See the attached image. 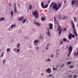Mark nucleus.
Returning a JSON list of instances; mask_svg holds the SVG:
<instances>
[{
    "label": "nucleus",
    "mask_w": 78,
    "mask_h": 78,
    "mask_svg": "<svg viewBox=\"0 0 78 78\" xmlns=\"http://www.w3.org/2000/svg\"><path fill=\"white\" fill-rule=\"evenodd\" d=\"M71 23L73 27V31L74 32V34H75V36L77 37L78 36V34H77V33H76V30L75 29L76 28H75V24L73 21H71Z\"/></svg>",
    "instance_id": "f257e3e1"
},
{
    "label": "nucleus",
    "mask_w": 78,
    "mask_h": 78,
    "mask_svg": "<svg viewBox=\"0 0 78 78\" xmlns=\"http://www.w3.org/2000/svg\"><path fill=\"white\" fill-rule=\"evenodd\" d=\"M33 16H34L36 19H38L39 17V13H38V12L35 10L34 12H33L32 13Z\"/></svg>",
    "instance_id": "f03ea898"
},
{
    "label": "nucleus",
    "mask_w": 78,
    "mask_h": 78,
    "mask_svg": "<svg viewBox=\"0 0 78 78\" xmlns=\"http://www.w3.org/2000/svg\"><path fill=\"white\" fill-rule=\"evenodd\" d=\"M72 50H73V47L71 46L68 48V50L69 51V53L68 54V56H69L71 54V52L72 51Z\"/></svg>",
    "instance_id": "7ed1b4c3"
},
{
    "label": "nucleus",
    "mask_w": 78,
    "mask_h": 78,
    "mask_svg": "<svg viewBox=\"0 0 78 78\" xmlns=\"http://www.w3.org/2000/svg\"><path fill=\"white\" fill-rule=\"evenodd\" d=\"M39 42V40H35L33 44L35 46H37Z\"/></svg>",
    "instance_id": "20e7f679"
},
{
    "label": "nucleus",
    "mask_w": 78,
    "mask_h": 78,
    "mask_svg": "<svg viewBox=\"0 0 78 78\" xmlns=\"http://www.w3.org/2000/svg\"><path fill=\"white\" fill-rule=\"evenodd\" d=\"M13 51H14L16 53H19V52H20V49H16L15 48H14L13 49Z\"/></svg>",
    "instance_id": "39448f33"
},
{
    "label": "nucleus",
    "mask_w": 78,
    "mask_h": 78,
    "mask_svg": "<svg viewBox=\"0 0 78 78\" xmlns=\"http://www.w3.org/2000/svg\"><path fill=\"white\" fill-rule=\"evenodd\" d=\"M61 28V26H60L59 28H57V30L59 31V34H61V31H62V30Z\"/></svg>",
    "instance_id": "423d86ee"
},
{
    "label": "nucleus",
    "mask_w": 78,
    "mask_h": 78,
    "mask_svg": "<svg viewBox=\"0 0 78 78\" xmlns=\"http://www.w3.org/2000/svg\"><path fill=\"white\" fill-rule=\"evenodd\" d=\"M54 23L55 24H58V23H58V20H56V17H54Z\"/></svg>",
    "instance_id": "0eeeda50"
},
{
    "label": "nucleus",
    "mask_w": 78,
    "mask_h": 78,
    "mask_svg": "<svg viewBox=\"0 0 78 78\" xmlns=\"http://www.w3.org/2000/svg\"><path fill=\"white\" fill-rule=\"evenodd\" d=\"M34 24H35L36 25H37L38 27L41 26V24L38 23H36V21H34Z\"/></svg>",
    "instance_id": "6e6552de"
},
{
    "label": "nucleus",
    "mask_w": 78,
    "mask_h": 78,
    "mask_svg": "<svg viewBox=\"0 0 78 78\" xmlns=\"http://www.w3.org/2000/svg\"><path fill=\"white\" fill-rule=\"evenodd\" d=\"M24 19V17L23 16H21L20 17V18L18 19V20L19 21H22Z\"/></svg>",
    "instance_id": "1a4fd4ad"
},
{
    "label": "nucleus",
    "mask_w": 78,
    "mask_h": 78,
    "mask_svg": "<svg viewBox=\"0 0 78 78\" xmlns=\"http://www.w3.org/2000/svg\"><path fill=\"white\" fill-rule=\"evenodd\" d=\"M56 7H57V4L55 3H55L52 7V9H55V8H56Z\"/></svg>",
    "instance_id": "9d476101"
},
{
    "label": "nucleus",
    "mask_w": 78,
    "mask_h": 78,
    "mask_svg": "<svg viewBox=\"0 0 78 78\" xmlns=\"http://www.w3.org/2000/svg\"><path fill=\"white\" fill-rule=\"evenodd\" d=\"M72 33L70 34L68 36V38L69 40L72 39Z\"/></svg>",
    "instance_id": "9b49d317"
},
{
    "label": "nucleus",
    "mask_w": 78,
    "mask_h": 78,
    "mask_svg": "<svg viewBox=\"0 0 78 78\" xmlns=\"http://www.w3.org/2000/svg\"><path fill=\"white\" fill-rule=\"evenodd\" d=\"M14 12L15 13H17V6H14Z\"/></svg>",
    "instance_id": "f8f14e48"
},
{
    "label": "nucleus",
    "mask_w": 78,
    "mask_h": 78,
    "mask_svg": "<svg viewBox=\"0 0 78 78\" xmlns=\"http://www.w3.org/2000/svg\"><path fill=\"white\" fill-rule=\"evenodd\" d=\"M75 0H73L71 1V5H74V4H75Z\"/></svg>",
    "instance_id": "ddd939ff"
},
{
    "label": "nucleus",
    "mask_w": 78,
    "mask_h": 78,
    "mask_svg": "<svg viewBox=\"0 0 78 78\" xmlns=\"http://www.w3.org/2000/svg\"><path fill=\"white\" fill-rule=\"evenodd\" d=\"M10 15L11 17H13L14 16V12L12 11H11L10 12Z\"/></svg>",
    "instance_id": "4468645a"
},
{
    "label": "nucleus",
    "mask_w": 78,
    "mask_h": 78,
    "mask_svg": "<svg viewBox=\"0 0 78 78\" xmlns=\"http://www.w3.org/2000/svg\"><path fill=\"white\" fill-rule=\"evenodd\" d=\"M29 9H30V10H31L32 9V8H33V6L31 5V4H29Z\"/></svg>",
    "instance_id": "2eb2a0df"
},
{
    "label": "nucleus",
    "mask_w": 78,
    "mask_h": 78,
    "mask_svg": "<svg viewBox=\"0 0 78 78\" xmlns=\"http://www.w3.org/2000/svg\"><path fill=\"white\" fill-rule=\"evenodd\" d=\"M55 3V2H52L50 5V6H51V7H53V6L54 5Z\"/></svg>",
    "instance_id": "dca6fc26"
},
{
    "label": "nucleus",
    "mask_w": 78,
    "mask_h": 78,
    "mask_svg": "<svg viewBox=\"0 0 78 78\" xmlns=\"http://www.w3.org/2000/svg\"><path fill=\"white\" fill-rule=\"evenodd\" d=\"M52 28H53V24H50L49 29H50V30H51Z\"/></svg>",
    "instance_id": "f3484780"
},
{
    "label": "nucleus",
    "mask_w": 78,
    "mask_h": 78,
    "mask_svg": "<svg viewBox=\"0 0 78 78\" xmlns=\"http://www.w3.org/2000/svg\"><path fill=\"white\" fill-rule=\"evenodd\" d=\"M61 6H62V4H61V3H59L58 4V7L59 8L60 7H61Z\"/></svg>",
    "instance_id": "a211bd4d"
},
{
    "label": "nucleus",
    "mask_w": 78,
    "mask_h": 78,
    "mask_svg": "<svg viewBox=\"0 0 78 78\" xmlns=\"http://www.w3.org/2000/svg\"><path fill=\"white\" fill-rule=\"evenodd\" d=\"M5 19L4 17H2L0 19V20L1 22L2 21V20H5Z\"/></svg>",
    "instance_id": "6ab92c4d"
},
{
    "label": "nucleus",
    "mask_w": 78,
    "mask_h": 78,
    "mask_svg": "<svg viewBox=\"0 0 78 78\" xmlns=\"http://www.w3.org/2000/svg\"><path fill=\"white\" fill-rule=\"evenodd\" d=\"M50 44H47V45L46 46V47H47V48H46V50H48V46H50Z\"/></svg>",
    "instance_id": "aec40b11"
},
{
    "label": "nucleus",
    "mask_w": 78,
    "mask_h": 78,
    "mask_svg": "<svg viewBox=\"0 0 78 78\" xmlns=\"http://www.w3.org/2000/svg\"><path fill=\"white\" fill-rule=\"evenodd\" d=\"M48 6V5H46L45 6H44V7H43V8L44 9H45V8H47Z\"/></svg>",
    "instance_id": "412c9836"
},
{
    "label": "nucleus",
    "mask_w": 78,
    "mask_h": 78,
    "mask_svg": "<svg viewBox=\"0 0 78 78\" xmlns=\"http://www.w3.org/2000/svg\"><path fill=\"white\" fill-rule=\"evenodd\" d=\"M45 62H47V61H49V62H50V59L49 58H48V59H46L45 60Z\"/></svg>",
    "instance_id": "4be33fe9"
},
{
    "label": "nucleus",
    "mask_w": 78,
    "mask_h": 78,
    "mask_svg": "<svg viewBox=\"0 0 78 78\" xmlns=\"http://www.w3.org/2000/svg\"><path fill=\"white\" fill-rule=\"evenodd\" d=\"M7 52H9V51H11V50H10V49L9 48H8L6 50Z\"/></svg>",
    "instance_id": "5701e85b"
},
{
    "label": "nucleus",
    "mask_w": 78,
    "mask_h": 78,
    "mask_svg": "<svg viewBox=\"0 0 78 78\" xmlns=\"http://www.w3.org/2000/svg\"><path fill=\"white\" fill-rule=\"evenodd\" d=\"M77 19L75 17H74V22H76Z\"/></svg>",
    "instance_id": "b1692460"
},
{
    "label": "nucleus",
    "mask_w": 78,
    "mask_h": 78,
    "mask_svg": "<svg viewBox=\"0 0 78 78\" xmlns=\"http://www.w3.org/2000/svg\"><path fill=\"white\" fill-rule=\"evenodd\" d=\"M75 3H77L76 5H78V0H75Z\"/></svg>",
    "instance_id": "393cba45"
},
{
    "label": "nucleus",
    "mask_w": 78,
    "mask_h": 78,
    "mask_svg": "<svg viewBox=\"0 0 78 78\" xmlns=\"http://www.w3.org/2000/svg\"><path fill=\"white\" fill-rule=\"evenodd\" d=\"M46 33L47 34V35H48L49 36H50V33L49 32H48V33L46 32Z\"/></svg>",
    "instance_id": "a878e982"
},
{
    "label": "nucleus",
    "mask_w": 78,
    "mask_h": 78,
    "mask_svg": "<svg viewBox=\"0 0 78 78\" xmlns=\"http://www.w3.org/2000/svg\"><path fill=\"white\" fill-rule=\"evenodd\" d=\"M51 70V69H48L46 70V72H49V71H50Z\"/></svg>",
    "instance_id": "bb28decb"
},
{
    "label": "nucleus",
    "mask_w": 78,
    "mask_h": 78,
    "mask_svg": "<svg viewBox=\"0 0 78 78\" xmlns=\"http://www.w3.org/2000/svg\"><path fill=\"white\" fill-rule=\"evenodd\" d=\"M20 44L19 43L18 44V45L17 46L18 48H19V47L20 46Z\"/></svg>",
    "instance_id": "cd10ccee"
},
{
    "label": "nucleus",
    "mask_w": 78,
    "mask_h": 78,
    "mask_svg": "<svg viewBox=\"0 0 78 78\" xmlns=\"http://www.w3.org/2000/svg\"><path fill=\"white\" fill-rule=\"evenodd\" d=\"M16 27V25H12L11 26V28H13V27Z\"/></svg>",
    "instance_id": "c85d7f7f"
},
{
    "label": "nucleus",
    "mask_w": 78,
    "mask_h": 78,
    "mask_svg": "<svg viewBox=\"0 0 78 78\" xmlns=\"http://www.w3.org/2000/svg\"><path fill=\"white\" fill-rule=\"evenodd\" d=\"M51 76H53V75L52 74H49L48 76V78H49V77H51Z\"/></svg>",
    "instance_id": "c756f323"
},
{
    "label": "nucleus",
    "mask_w": 78,
    "mask_h": 78,
    "mask_svg": "<svg viewBox=\"0 0 78 78\" xmlns=\"http://www.w3.org/2000/svg\"><path fill=\"white\" fill-rule=\"evenodd\" d=\"M74 67V66H69L70 69H72Z\"/></svg>",
    "instance_id": "7c9ffc66"
},
{
    "label": "nucleus",
    "mask_w": 78,
    "mask_h": 78,
    "mask_svg": "<svg viewBox=\"0 0 78 78\" xmlns=\"http://www.w3.org/2000/svg\"><path fill=\"white\" fill-rule=\"evenodd\" d=\"M60 44H63V41H62V40H61L60 41Z\"/></svg>",
    "instance_id": "2f4dec72"
},
{
    "label": "nucleus",
    "mask_w": 78,
    "mask_h": 78,
    "mask_svg": "<svg viewBox=\"0 0 78 78\" xmlns=\"http://www.w3.org/2000/svg\"><path fill=\"white\" fill-rule=\"evenodd\" d=\"M39 38L40 39H43L44 38V37L42 36H41L40 37H39Z\"/></svg>",
    "instance_id": "473e14b6"
},
{
    "label": "nucleus",
    "mask_w": 78,
    "mask_h": 78,
    "mask_svg": "<svg viewBox=\"0 0 78 78\" xmlns=\"http://www.w3.org/2000/svg\"><path fill=\"white\" fill-rule=\"evenodd\" d=\"M41 6H42V8H43V7H44V3H43V2H42L41 3Z\"/></svg>",
    "instance_id": "72a5a7b5"
},
{
    "label": "nucleus",
    "mask_w": 78,
    "mask_h": 78,
    "mask_svg": "<svg viewBox=\"0 0 78 78\" xmlns=\"http://www.w3.org/2000/svg\"><path fill=\"white\" fill-rule=\"evenodd\" d=\"M41 20H42V21H44V20H45V18H42L41 19Z\"/></svg>",
    "instance_id": "f704fd0d"
},
{
    "label": "nucleus",
    "mask_w": 78,
    "mask_h": 78,
    "mask_svg": "<svg viewBox=\"0 0 78 78\" xmlns=\"http://www.w3.org/2000/svg\"><path fill=\"white\" fill-rule=\"evenodd\" d=\"M59 8L58 7H56L55 9V11H58V9H59Z\"/></svg>",
    "instance_id": "c9c22d12"
},
{
    "label": "nucleus",
    "mask_w": 78,
    "mask_h": 78,
    "mask_svg": "<svg viewBox=\"0 0 78 78\" xmlns=\"http://www.w3.org/2000/svg\"><path fill=\"white\" fill-rule=\"evenodd\" d=\"M27 21V19H25L24 20H23V21L22 23H25V22H26V21Z\"/></svg>",
    "instance_id": "e433bc0d"
},
{
    "label": "nucleus",
    "mask_w": 78,
    "mask_h": 78,
    "mask_svg": "<svg viewBox=\"0 0 78 78\" xmlns=\"http://www.w3.org/2000/svg\"><path fill=\"white\" fill-rule=\"evenodd\" d=\"M63 31H66L67 30V28H64L63 29Z\"/></svg>",
    "instance_id": "4c0bfd02"
},
{
    "label": "nucleus",
    "mask_w": 78,
    "mask_h": 78,
    "mask_svg": "<svg viewBox=\"0 0 78 78\" xmlns=\"http://www.w3.org/2000/svg\"><path fill=\"white\" fill-rule=\"evenodd\" d=\"M4 55V52H3L2 53L1 55H2V58H3V55Z\"/></svg>",
    "instance_id": "58836bf2"
},
{
    "label": "nucleus",
    "mask_w": 78,
    "mask_h": 78,
    "mask_svg": "<svg viewBox=\"0 0 78 78\" xmlns=\"http://www.w3.org/2000/svg\"><path fill=\"white\" fill-rule=\"evenodd\" d=\"M64 64H62L61 66H60V67L62 68V67H63L64 66Z\"/></svg>",
    "instance_id": "ea45409f"
},
{
    "label": "nucleus",
    "mask_w": 78,
    "mask_h": 78,
    "mask_svg": "<svg viewBox=\"0 0 78 78\" xmlns=\"http://www.w3.org/2000/svg\"><path fill=\"white\" fill-rule=\"evenodd\" d=\"M73 55H74V56H76V55H77V53H76L74 52L73 53Z\"/></svg>",
    "instance_id": "a19ab883"
},
{
    "label": "nucleus",
    "mask_w": 78,
    "mask_h": 78,
    "mask_svg": "<svg viewBox=\"0 0 78 78\" xmlns=\"http://www.w3.org/2000/svg\"><path fill=\"white\" fill-rule=\"evenodd\" d=\"M36 50H39V47H36Z\"/></svg>",
    "instance_id": "79ce46f5"
},
{
    "label": "nucleus",
    "mask_w": 78,
    "mask_h": 78,
    "mask_svg": "<svg viewBox=\"0 0 78 78\" xmlns=\"http://www.w3.org/2000/svg\"><path fill=\"white\" fill-rule=\"evenodd\" d=\"M8 30H9V31H11V27H9V28L8 29Z\"/></svg>",
    "instance_id": "37998d69"
},
{
    "label": "nucleus",
    "mask_w": 78,
    "mask_h": 78,
    "mask_svg": "<svg viewBox=\"0 0 78 78\" xmlns=\"http://www.w3.org/2000/svg\"><path fill=\"white\" fill-rule=\"evenodd\" d=\"M51 58H53L54 57V55L53 54L51 55Z\"/></svg>",
    "instance_id": "c03bdc74"
},
{
    "label": "nucleus",
    "mask_w": 78,
    "mask_h": 78,
    "mask_svg": "<svg viewBox=\"0 0 78 78\" xmlns=\"http://www.w3.org/2000/svg\"><path fill=\"white\" fill-rule=\"evenodd\" d=\"M71 62H67V64H71Z\"/></svg>",
    "instance_id": "a18cd8bd"
},
{
    "label": "nucleus",
    "mask_w": 78,
    "mask_h": 78,
    "mask_svg": "<svg viewBox=\"0 0 78 78\" xmlns=\"http://www.w3.org/2000/svg\"><path fill=\"white\" fill-rule=\"evenodd\" d=\"M63 41H64V42H66V40L65 38H64L63 39Z\"/></svg>",
    "instance_id": "49530a36"
},
{
    "label": "nucleus",
    "mask_w": 78,
    "mask_h": 78,
    "mask_svg": "<svg viewBox=\"0 0 78 78\" xmlns=\"http://www.w3.org/2000/svg\"><path fill=\"white\" fill-rule=\"evenodd\" d=\"M59 67V64H58L56 66V67L58 68V67Z\"/></svg>",
    "instance_id": "de8ad7c7"
},
{
    "label": "nucleus",
    "mask_w": 78,
    "mask_h": 78,
    "mask_svg": "<svg viewBox=\"0 0 78 78\" xmlns=\"http://www.w3.org/2000/svg\"><path fill=\"white\" fill-rule=\"evenodd\" d=\"M58 19H61V15H59Z\"/></svg>",
    "instance_id": "09e8293b"
},
{
    "label": "nucleus",
    "mask_w": 78,
    "mask_h": 78,
    "mask_svg": "<svg viewBox=\"0 0 78 78\" xmlns=\"http://www.w3.org/2000/svg\"><path fill=\"white\" fill-rule=\"evenodd\" d=\"M71 37H75V35H71Z\"/></svg>",
    "instance_id": "8fccbe9b"
},
{
    "label": "nucleus",
    "mask_w": 78,
    "mask_h": 78,
    "mask_svg": "<svg viewBox=\"0 0 78 78\" xmlns=\"http://www.w3.org/2000/svg\"><path fill=\"white\" fill-rule=\"evenodd\" d=\"M66 16H65L62 19V20H65V19H66Z\"/></svg>",
    "instance_id": "3c124183"
},
{
    "label": "nucleus",
    "mask_w": 78,
    "mask_h": 78,
    "mask_svg": "<svg viewBox=\"0 0 78 78\" xmlns=\"http://www.w3.org/2000/svg\"><path fill=\"white\" fill-rule=\"evenodd\" d=\"M3 64L4 65V64H5V60H3Z\"/></svg>",
    "instance_id": "603ef678"
},
{
    "label": "nucleus",
    "mask_w": 78,
    "mask_h": 78,
    "mask_svg": "<svg viewBox=\"0 0 78 78\" xmlns=\"http://www.w3.org/2000/svg\"><path fill=\"white\" fill-rule=\"evenodd\" d=\"M77 77V76L76 75L74 76V78H76Z\"/></svg>",
    "instance_id": "864d4df0"
},
{
    "label": "nucleus",
    "mask_w": 78,
    "mask_h": 78,
    "mask_svg": "<svg viewBox=\"0 0 78 78\" xmlns=\"http://www.w3.org/2000/svg\"><path fill=\"white\" fill-rule=\"evenodd\" d=\"M18 6L20 7V4H18Z\"/></svg>",
    "instance_id": "5fc2aeb1"
},
{
    "label": "nucleus",
    "mask_w": 78,
    "mask_h": 78,
    "mask_svg": "<svg viewBox=\"0 0 78 78\" xmlns=\"http://www.w3.org/2000/svg\"><path fill=\"white\" fill-rule=\"evenodd\" d=\"M72 75H70L69 76V78H71V77H72Z\"/></svg>",
    "instance_id": "6e6d98bb"
},
{
    "label": "nucleus",
    "mask_w": 78,
    "mask_h": 78,
    "mask_svg": "<svg viewBox=\"0 0 78 78\" xmlns=\"http://www.w3.org/2000/svg\"><path fill=\"white\" fill-rule=\"evenodd\" d=\"M51 1L49 0V1H48V4H49L50 3Z\"/></svg>",
    "instance_id": "4d7b16f0"
},
{
    "label": "nucleus",
    "mask_w": 78,
    "mask_h": 78,
    "mask_svg": "<svg viewBox=\"0 0 78 78\" xmlns=\"http://www.w3.org/2000/svg\"><path fill=\"white\" fill-rule=\"evenodd\" d=\"M29 48H31V45H29Z\"/></svg>",
    "instance_id": "13d9d810"
},
{
    "label": "nucleus",
    "mask_w": 78,
    "mask_h": 78,
    "mask_svg": "<svg viewBox=\"0 0 78 78\" xmlns=\"http://www.w3.org/2000/svg\"><path fill=\"white\" fill-rule=\"evenodd\" d=\"M53 70H55V67H54L53 68Z\"/></svg>",
    "instance_id": "bf43d9fd"
},
{
    "label": "nucleus",
    "mask_w": 78,
    "mask_h": 78,
    "mask_svg": "<svg viewBox=\"0 0 78 78\" xmlns=\"http://www.w3.org/2000/svg\"><path fill=\"white\" fill-rule=\"evenodd\" d=\"M59 51V50L58 49L56 51V52H58V51Z\"/></svg>",
    "instance_id": "052dcab7"
},
{
    "label": "nucleus",
    "mask_w": 78,
    "mask_h": 78,
    "mask_svg": "<svg viewBox=\"0 0 78 78\" xmlns=\"http://www.w3.org/2000/svg\"><path fill=\"white\" fill-rule=\"evenodd\" d=\"M9 6H12L11 4V3H9Z\"/></svg>",
    "instance_id": "680f3d73"
},
{
    "label": "nucleus",
    "mask_w": 78,
    "mask_h": 78,
    "mask_svg": "<svg viewBox=\"0 0 78 78\" xmlns=\"http://www.w3.org/2000/svg\"><path fill=\"white\" fill-rule=\"evenodd\" d=\"M78 55V52H77V55H76V56H77Z\"/></svg>",
    "instance_id": "e2e57ef3"
},
{
    "label": "nucleus",
    "mask_w": 78,
    "mask_h": 78,
    "mask_svg": "<svg viewBox=\"0 0 78 78\" xmlns=\"http://www.w3.org/2000/svg\"><path fill=\"white\" fill-rule=\"evenodd\" d=\"M51 71H49V72L48 73H51Z\"/></svg>",
    "instance_id": "0e129e2a"
},
{
    "label": "nucleus",
    "mask_w": 78,
    "mask_h": 78,
    "mask_svg": "<svg viewBox=\"0 0 78 78\" xmlns=\"http://www.w3.org/2000/svg\"><path fill=\"white\" fill-rule=\"evenodd\" d=\"M49 32V28H48V32Z\"/></svg>",
    "instance_id": "69168bd1"
},
{
    "label": "nucleus",
    "mask_w": 78,
    "mask_h": 78,
    "mask_svg": "<svg viewBox=\"0 0 78 78\" xmlns=\"http://www.w3.org/2000/svg\"><path fill=\"white\" fill-rule=\"evenodd\" d=\"M66 3V1L65 0L64 1V3Z\"/></svg>",
    "instance_id": "338daca9"
},
{
    "label": "nucleus",
    "mask_w": 78,
    "mask_h": 78,
    "mask_svg": "<svg viewBox=\"0 0 78 78\" xmlns=\"http://www.w3.org/2000/svg\"><path fill=\"white\" fill-rule=\"evenodd\" d=\"M14 6H16V3H15L14 4Z\"/></svg>",
    "instance_id": "774afa93"
}]
</instances>
